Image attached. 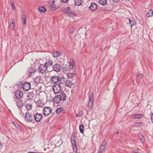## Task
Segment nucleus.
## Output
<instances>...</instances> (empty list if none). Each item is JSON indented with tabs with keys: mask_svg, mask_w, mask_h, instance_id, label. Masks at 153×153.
Instances as JSON below:
<instances>
[{
	"mask_svg": "<svg viewBox=\"0 0 153 153\" xmlns=\"http://www.w3.org/2000/svg\"><path fill=\"white\" fill-rule=\"evenodd\" d=\"M61 90V86L58 84H55L53 86V90L55 94L59 93Z\"/></svg>",
	"mask_w": 153,
	"mask_h": 153,
	"instance_id": "nucleus-5",
	"label": "nucleus"
},
{
	"mask_svg": "<svg viewBox=\"0 0 153 153\" xmlns=\"http://www.w3.org/2000/svg\"><path fill=\"white\" fill-rule=\"evenodd\" d=\"M71 142L74 151L76 153H77V149L76 146V139L71 140Z\"/></svg>",
	"mask_w": 153,
	"mask_h": 153,
	"instance_id": "nucleus-10",
	"label": "nucleus"
},
{
	"mask_svg": "<svg viewBox=\"0 0 153 153\" xmlns=\"http://www.w3.org/2000/svg\"><path fill=\"white\" fill-rule=\"evenodd\" d=\"M113 2L114 3H117L119 2L120 0H112Z\"/></svg>",
	"mask_w": 153,
	"mask_h": 153,
	"instance_id": "nucleus-50",
	"label": "nucleus"
},
{
	"mask_svg": "<svg viewBox=\"0 0 153 153\" xmlns=\"http://www.w3.org/2000/svg\"><path fill=\"white\" fill-rule=\"evenodd\" d=\"M75 136V134L74 132H73L72 133V136L71 137H74Z\"/></svg>",
	"mask_w": 153,
	"mask_h": 153,
	"instance_id": "nucleus-52",
	"label": "nucleus"
},
{
	"mask_svg": "<svg viewBox=\"0 0 153 153\" xmlns=\"http://www.w3.org/2000/svg\"><path fill=\"white\" fill-rule=\"evenodd\" d=\"M142 115L140 114H138L136 115H134L133 116V117L135 119H140L142 117Z\"/></svg>",
	"mask_w": 153,
	"mask_h": 153,
	"instance_id": "nucleus-24",
	"label": "nucleus"
},
{
	"mask_svg": "<svg viewBox=\"0 0 153 153\" xmlns=\"http://www.w3.org/2000/svg\"><path fill=\"white\" fill-rule=\"evenodd\" d=\"M69 65L70 66H71V67L70 68L72 69L74 65L73 62H69Z\"/></svg>",
	"mask_w": 153,
	"mask_h": 153,
	"instance_id": "nucleus-45",
	"label": "nucleus"
},
{
	"mask_svg": "<svg viewBox=\"0 0 153 153\" xmlns=\"http://www.w3.org/2000/svg\"><path fill=\"white\" fill-rule=\"evenodd\" d=\"M153 14V11L152 10H149L146 13V15L148 17H150Z\"/></svg>",
	"mask_w": 153,
	"mask_h": 153,
	"instance_id": "nucleus-21",
	"label": "nucleus"
},
{
	"mask_svg": "<svg viewBox=\"0 0 153 153\" xmlns=\"http://www.w3.org/2000/svg\"><path fill=\"white\" fill-rule=\"evenodd\" d=\"M47 69L46 66L42 64L40 65L38 67L39 71L42 73H45Z\"/></svg>",
	"mask_w": 153,
	"mask_h": 153,
	"instance_id": "nucleus-7",
	"label": "nucleus"
},
{
	"mask_svg": "<svg viewBox=\"0 0 153 153\" xmlns=\"http://www.w3.org/2000/svg\"><path fill=\"white\" fill-rule=\"evenodd\" d=\"M74 31V28L73 27H71L70 28V33L72 34Z\"/></svg>",
	"mask_w": 153,
	"mask_h": 153,
	"instance_id": "nucleus-44",
	"label": "nucleus"
},
{
	"mask_svg": "<svg viewBox=\"0 0 153 153\" xmlns=\"http://www.w3.org/2000/svg\"><path fill=\"white\" fill-rule=\"evenodd\" d=\"M73 82L71 81L70 80H67L65 82V85L68 87L71 88V86L72 85Z\"/></svg>",
	"mask_w": 153,
	"mask_h": 153,
	"instance_id": "nucleus-18",
	"label": "nucleus"
},
{
	"mask_svg": "<svg viewBox=\"0 0 153 153\" xmlns=\"http://www.w3.org/2000/svg\"><path fill=\"white\" fill-rule=\"evenodd\" d=\"M93 93H91L89 97V102L88 105V107L89 109H91L93 105Z\"/></svg>",
	"mask_w": 153,
	"mask_h": 153,
	"instance_id": "nucleus-4",
	"label": "nucleus"
},
{
	"mask_svg": "<svg viewBox=\"0 0 153 153\" xmlns=\"http://www.w3.org/2000/svg\"><path fill=\"white\" fill-rule=\"evenodd\" d=\"M106 143L107 142L106 141V140H104L102 143L100 147L103 148L104 149H105V147L106 146Z\"/></svg>",
	"mask_w": 153,
	"mask_h": 153,
	"instance_id": "nucleus-29",
	"label": "nucleus"
},
{
	"mask_svg": "<svg viewBox=\"0 0 153 153\" xmlns=\"http://www.w3.org/2000/svg\"><path fill=\"white\" fill-rule=\"evenodd\" d=\"M25 120L26 122H32L33 120L32 114L29 112L26 113L25 115Z\"/></svg>",
	"mask_w": 153,
	"mask_h": 153,
	"instance_id": "nucleus-1",
	"label": "nucleus"
},
{
	"mask_svg": "<svg viewBox=\"0 0 153 153\" xmlns=\"http://www.w3.org/2000/svg\"><path fill=\"white\" fill-rule=\"evenodd\" d=\"M150 117L152 122L153 123V113H151L150 115Z\"/></svg>",
	"mask_w": 153,
	"mask_h": 153,
	"instance_id": "nucleus-48",
	"label": "nucleus"
},
{
	"mask_svg": "<svg viewBox=\"0 0 153 153\" xmlns=\"http://www.w3.org/2000/svg\"><path fill=\"white\" fill-rule=\"evenodd\" d=\"M39 10L41 12H45L46 10V9L44 7H39L38 8Z\"/></svg>",
	"mask_w": 153,
	"mask_h": 153,
	"instance_id": "nucleus-27",
	"label": "nucleus"
},
{
	"mask_svg": "<svg viewBox=\"0 0 153 153\" xmlns=\"http://www.w3.org/2000/svg\"><path fill=\"white\" fill-rule=\"evenodd\" d=\"M16 104L19 108L22 107L24 105V102L22 100L20 99L16 101Z\"/></svg>",
	"mask_w": 153,
	"mask_h": 153,
	"instance_id": "nucleus-14",
	"label": "nucleus"
},
{
	"mask_svg": "<svg viewBox=\"0 0 153 153\" xmlns=\"http://www.w3.org/2000/svg\"><path fill=\"white\" fill-rule=\"evenodd\" d=\"M143 125V123L142 122L139 123V122H136L135 123V126L136 127H138V126H142Z\"/></svg>",
	"mask_w": 153,
	"mask_h": 153,
	"instance_id": "nucleus-40",
	"label": "nucleus"
},
{
	"mask_svg": "<svg viewBox=\"0 0 153 153\" xmlns=\"http://www.w3.org/2000/svg\"><path fill=\"white\" fill-rule=\"evenodd\" d=\"M42 115L40 114L37 113L34 116V119L36 122H40L42 118Z\"/></svg>",
	"mask_w": 153,
	"mask_h": 153,
	"instance_id": "nucleus-9",
	"label": "nucleus"
},
{
	"mask_svg": "<svg viewBox=\"0 0 153 153\" xmlns=\"http://www.w3.org/2000/svg\"><path fill=\"white\" fill-rule=\"evenodd\" d=\"M107 0H99V3L102 5H105L107 3Z\"/></svg>",
	"mask_w": 153,
	"mask_h": 153,
	"instance_id": "nucleus-26",
	"label": "nucleus"
},
{
	"mask_svg": "<svg viewBox=\"0 0 153 153\" xmlns=\"http://www.w3.org/2000/svg\"><path fill=\"white\" fill-rule=\"evenodd\" d=\"M22 82H19L17 85L19 86L20 85H22Z\"/></svg>",
	"mask_w": 153,
	"mask_h": 153,
	"instance_id": "nucleus-53",
	"label": "nucleus"
},
{
	"mask_svg": "<svg viewBox=\"0 0 153 153\" xmlns=\"http://www.w3.org/2000/svg\"><path fill=\"white\" fill-rule=\"evenodd\" d=\"M97 8V4L94 3H91L89 7V8L92 11H94Z\"/></svg>",
	"mask_w": 153,
	"mask_h": 153,
	"instance_id": "nucleus-15",
	"label": "nucleus"
},
{
	"mask_svg": "<svg viewBox=\"0 0 153 153\" xmlns=\"http://www.w3.org/2000/svg\"><path fill=\"white\" fill-rule=\"evenodd\" d=\"M140 140L141 142L143 143L145 141V138L142 135H140L139 137Z\"/></svg>",
	"mask_w": 153,
	"mask_h": 153,
	"instance_id": "nucleus-36",
	"label": "nucleus"
},
{
	"mask_svg": "<svg viewBox=\"0 0 153 153\" xmlns=\"http://www.w3.org/2000/svg\"><path fill=\"white\" fill-rule=\"evenodd\" d=\"M31 85L29 82H25L22 85V88L23 90L27 91L30 88Z\"/></svg>",
	"mask_w": 153,
	"mask_h": 153,
	"instance_id": "nucleus-8",
	"label": "nucleus"
},
{
	"mask_svg": "<svg viewBox=\"0 0 153 153\" xmlns=\"http://www.w3.org/2000/svg\"><path fill=\"white\" fill-rule=\"evenodd\" d=\"M10 23H11V27L12 28V29H13L15 27L14 20L13 19H11L10 20Z\"/></svg>",
	"mask_w": 153,
	"mask_h": 153,
	"instance_id": "nucleus-22",
	"label": "nucleus"
},
{
	"mask_svg": "<svg viewBox=\"0 0 153 153\" xmlns=\"http://www.w3.org/2000/svg\"><path fill=\"white\" fill-rule=\"evenodd\" d=\"M65 10L67 13V11H70L71 9L70 7H67L65 8Z\"/></svg>",
	"mask_w": 153,
	"mask_h": 153,
	"instance_id": "nucleus-46",
	"label": "nucleus"
},
{
	"mask_svg": "<svg viewBox=\"0 0 153 153\" xmlns=\"http://www.w3.org/2000/svg\"><path fill=\"white\" fill-rule=\"evenodd\" d=\"M54 2L53 1L52 2V4L50 6V9H51V10H55L56 9V7H54Z\"/></svg>",
	"mask_w": 153,
	"mask_h": 153,
	"instance_id": "nucleus-32",
	"label": "nucleus"
},
{
	"mask_svg": "<svg viewBox=\"0 0 153 153\" xmlns=\"http://www.w3.org/2000/svg\"><path fill=\"white\" fill-rule=\"evenodd\" d=\"M34 68H30L28 71V72L31 75H32L33 74H34L36 72Z\"/></svg>",
	"mask_w": 153,
	"mask_h": 153,
	"instance_id": "nucleus-25",
	"label": "nucleus"
},
{
	"mask_svg": "<svg viewBox=\"0 0 153 153\" xmlns=\"http://www.w3.org/2000/svg\"><path fill=\"white\" fill-rule=\"evenodd\" d=\"M105 149L100 147L99 149V153H102L105 150Z\"/></svg>",
	"mask_w": 153,
	"mask_h": 153,
	"instance_id": "nucleus-42",
	"label": "nucleus"
},
{
	"mask_svg": "<svg viewBox=\"0 0 153 153\" xmlns=\"http://www.w3.org/2000/svg\"><path fill=\"white\" fill-rule=\"evenodd\" d=\"M61 53L60 51H55L52 53V56L53 57H56L59 56Z\"/></svg>",
	"mask_w": 153,
	"mask_h": 153,
	"instance_id": "nucleus-17",
	"label": "nucleus"
},
{
	"mask_svg": "<svg viewBox=\"0 0 153 153\" xmlns=\"http://www.w3.org/2000/svg\"><path fill=\"white\" fill-rule=\"evenodd\" d=\"M136 76H138L140 78H142L143 77V75L142 74H138L136 75Z\"/></svg>",
	"mask_w": 153,
	"mask_h": 153,
	"instance_id": "nucleus-47",
	"label": "nucleus"
},
{
	"mask_svg": "<svg viewBox=\"0 0 153 153\" xmlns=\"http://www.w3.org/2000/svg\"><path fill=\"white\" fill-rule=\"evenodd\" d=\"M52 109L51 107L46 106L43 109V114L45 116L49 115L52 112Z\"/></svg>",
	"mask_w": 153,
	"mask_h": 153,
	"instance_id": "nucleus-2",
	"label": "nucleus"
},
{
	"mask_svg": "<svg viewBox=\"0 0 153 153\" xmlns=\"http://www.w3.org/2000/svg\"><path fill=\"white\" fill-rule=\"evenodd\" d=\"M20 114H22V115H23V116H24V113H23V112L22 111H20Z\"/></svg>",
	"mask_w": 153,
	"mask_h": 153,
	"instance_id": "nucleus-54",
	"label": "nucleus"
},
{
	"mask_svg": "<svg viewBox=\"0 0 153 153\" xmlns=\"http://www.w3.org/2000/svg\"><path fill=\"white\" fill-rule=\"evenodd\" d=\"M74 2L76 5L80 6L82 4V0H74Z\"/></svg>",
	"mask_w": 153,
	"mask_h": 153,
	"instance_id": "nucleus-19",
	"label": "nucleus"
},
{
	"mask_svg": "<svg viewBox=\"0 0 153 153\" xmlns=\"http://www.w3.org/2000/svg\"><path fill=\"white\" fill-rule=\"evenodd\" d=\"M36 104L37 106L39 107H42L44 105L43 102L39 100L36 102Z\"/></svg>",
	"mask_w": 153,
	"mask_h": 153,
	"instance_id": "nucleus-23",
	"label": "nucleus"
},
{
	"mask_svg": "<svg viewBox=\"0 0 153 153\" xmlns=\"http://www.w3.org/2000/svg\"><path fill=\"white\" fill-rule=\"evenodd\" d=\"M84 126L83 124H80L79 126V129L80 132L82 133L83 132Z\"/></svg>",
	"mask_w": 153,
	"mask_h": 153,
	"instance_id": "nucleus-31",
	"label": "nucleus"
},
{
	"mask_svg": "<svg viewBox=\"0 0 153 153\" xmlns=\"http://www.w3.org/2000/svg\"><path fill=\"white\" fill-rule=\"evenodd\" d=\"M63 3H65L67 2L68 0H60Z\"/></svg>",
	"mask_w": 153,
	"mask_h": 153,
	"instance_id": "nucleus-49",
	"label": "nucleus"
},
{
	"mask_svg": "<svg viewBox=\"0 0 153 153\" xmlns=\"http://www.w3.org/2000/svg\"><path fill=\"white\" fill-rule=\"evenodd\" d=\"M53 61L50 59H49L46 61V62L44 65L46 66L47 68H48L51 66L53 65Z\"/></svg>",
	"mask_w": 153,
	"mask_h": 153,
	"instance_id": "nucleus-13",
	"label": "nucleus"
},
{
	"mask_svg": "<svg viewBox=\"0 0 153 153\" xmlns=\"http://www.w3.org/2000/svg\"><path fill=\"white\" fill-rule=\"evenodd\" d=\"M58 95L60 98L61 100L63 101H65L66 99V94L64 92L61 91L58 93Z\"/></svg>",
	"mask_w": 153,
	"mask_h": 153,
	"instance_id": "nucleus-11",
	"label": "nucleus"
},
{
	"mask_svg": "<svg viewBox=\"0 0 153 153\" xmlns=\"http://www.w3.org/2000/svg\"><path fill=\"white\" fill-rule=\"evenodd\" d=\"M25 107L27 111L30 110L32 108V105L31 104H26L25 105Z\"/></svg>",
	"mask_w": 153,
	"mask_h": 153,
	"instance_id": "nucleus-28",
	"label": "nucleus"
},
{
	"mask_svg": "<svg viewBox=\"0 0 153 153\" xmlns=\"http://www.w3.org/2000/svg\"><path fill=\"white\" fill-rule=\"evenodd\" d=\"M67 13L69 14V16H76L75 13L72 10H71L70 11H67Z\"/></svg>",
	"mask_w": 153,
	"mask_h": 153,
	"instance_id": "nucleus-34",
	"label": "nucleus"
},
{
	"mask_svg": "<svg viewBox=\"0 0 153 153\" xmlns=\"http://www.w3.org/2000/svg\"><path fill=\"white\" fill-rule=\"evenodd\" d=\"M133 153H139V152H133Z\"/></svg>",
	"mask_w": 153,
	"mask_h": 153,
	"instance_id": "nucleus-57",
	"label": "nucleus"
},
{
	"mask_svg": "<svg viewBox=\"0 0 153 153\" xmlns=\"http://www.w3.org/2000/svg\"><path fill=\"white\" fill-rule=\"evenodd\" d=\"M22 18L24 24L26 25V24L27 16L25 15H23L22 16Z\"/></svg>",
	"mask_w": 153,
	"mask_h": 153,
	"instance_id": "nucleus-30",
	"label": "nucleus"
},
{
	"mask_svg": "<svg viewBox=\"0 0 153 153\" xmlns=\"http://www.w3.org/2000/svg\"><path fill=\"white\" fill-rule=\"evenodd\" d=\"M63 108H59L57 109L56 110V114H59L61 112V111L63 110Z\"/></svg>",
	"mask_w": 153,
	"mask_h": 153,
	"instance_id": "nucleus-35",
	"label": "nucleus"
},
{
	"mask_svg": "<svg viewBox=\"0 0 153 153\" xmlns=\"http://www.w3.org/2000/svg\"><path fill=\"white\" fill-rule=\"evenodd\" d=\"M59 78L58 76L54 75L51 77L50 80L52 83H55L59 81Z\"/></svg>",
	"mask_w": 153,
	"mask_h": 153,
	"instance_id": "nucleus-12",
	"label": "nucleus"
},
{
	"mask_svg": "<svg viewBox=\"0 0 153 153\" xmlns=\"http://www.w3.org/2000/svg\"><path fill=\"white\" fill-rule=\"evenodd\" d=\"M52 68L55 71L59 72L61 69V66L59 63H56L53 66Z\"/></svg>",
	"mask_w": 153,
	"mask_h": 153,
	"instance_id": "nucleus-6",
	"label": "nucleus"
},
{
	"mask_svg": "<svg viewBox=\"0 0 153 153\" xmlns=\"http://www.w3.org/2000/svg\"><path fill=\"white\" fill-rule=\"evenodd\" d=\"M76 136L74 137H71V140H76Z\"/></svg>",
	"mask_w": 153,
	"mask_h": 153,
	"instance_id": "nucleus-51",
	"label": "nucleus"
},
{
	"mask_svg": "<svg viewBox=\"0 0 153 153\" xmlns=\"http://www.w3.org/2000/svg\"><path fill=\"white\" fill-rule=\"evenodd\" d=\"M83 114L82 111H81L79 112V113L77 114L76 115V117H78L81 116Z\"/></svg>",
	"mask_w": 153,
	"mask_h": 153,
	"instance_id": "nucleus-43",
	"label": "nucleus"
},
{
	"mask_svg": "<svg viewBox=\"0 0 153 153\" xmlns=\"http://www.w3.org/2000/svg\"><path fill=\"white\" fill-rule=\"evenodd\" d=\"M75 75V74L70 73H68V77L70 78H71L74 77Z\"/></svg>",
	"mask_w": 153,
	"mask_h": 153,
	"instance_id": "nucleus-39",
	"label": "nucleus"
},
{
	"mask_svg": "<svg viewBox=\"0 0 153 153\" xmlns=\"http://www.w3.org/2000/svg\"><path fill=\"white\" fill-rule=\"evenodd\" d=\"M40 79V78L39 77H36V79L39 80Z\"/></svg>",
	"mask_w": 153,
	"mask_h": 153,
	"instance_id": "nucleus-55",
	"label": "nucleus"
},
{
	"mask_svg": "<svg viewBox=\"0 0 153 153\" xmlns=\"http://www.w3.org/2000/svg\"><path fill=\"white\" fill-rule=\"evenodd\" d=\"M129 25L131 26V27H132L134 25L135 21L133 19L131 20L130 19H129Z\"/></svg>",
	"mask_w": 153,
	"mask_h": 153,
	"instance_id": "nucleus-33",
	"label": "nucleus"
},
{
	"mask_svg": "<svg viewBox=\"0 0 153 153\" xmlns=\"http://www.w3.org/2000/svg\"><path fill=\"white\" fill-rule=\"evenodd\" d=\"M10 3L13 9V10H15V6L14 1L13 0H10Z\"/></svg>",
	"mask_w": 153,
	"mask_h": 153,
	"instance_id": "nucleus-37",
	"label": "nucleus"
},
{
	"mask_svg": "<svg viewBox=\"0 0 153 153\" xmlns=\"http://www.w3.org/2000/svg\"><path fill=\"white\" fill-rule=\"evenodd\" d=\"M23 95V92L20 90H18L14 93L15 98L17 99H20L22 97Z\"/></svg>",
	"mask_w": 153,
	"mask_h": 153,
	"instance_id": "nucleus-3",
	"label": "nucleus"
},
{
	"mask_svg": "<svg viewBox=\"0 0 153 153\" xmlns=\"http://www.w3.org/2000/svg\"><path fill=\"white\" fill-rule=\"evenodd\" d=\"M63 71H66V68H63Z\"/></svg>",
	"mask_w": 153,
	"mask_h": 153,
	"instance_id": "nucleus-56",
	"label": "nucleus"
},
{
	"mask_svg": "<svg viewBox=\"0 0 153 153\" xmlns=\"http://www.w3.org/2000/svg\"><path fill=\"white\" fill-rule=\"evenodd\" d=\"M58 81L59 84H63L65 82L64 78L63 77L61 78L60 79H59Z\"/></svg>",
	"mask_w": 153,
	"mask_h": 153,
	"instance_id": "nucleus-41",
	"label": "nucleus"
},
{
	"mask_svg": "<svg viewBox=\"0 0 153 153\" xmlns=\"http://www.w3.org/2000/svg\"><path fill=\"white\" fill-rule=\"evenodd\" d=\"M117 133L118 134H119V132H117Z\"/></svg>",
	"mask_w": 153,
	"mask_h": 153,
	"instance_id": "nucleus-58",
	"label": "nucleus"
},
{
	"mask_svg": "<svg viewBox=\"0 0 153 153\" xmlns=\"http://www.w3.org/2000/svg\"><path fill=\"white\" fill-rule=\"evenodd\" d=\"M60 100H60V98L58 95L56 96L53 100V102L56 104L58 103Z\"/></svg>",
	"mask_w": 153,
	"mask_h": 153,
	"instance_id": "nucleus-16",
	"label": "nucleus"
},
{
	"mask_svg": "<svg viewBox=\"0 0 153 153\" xmlns=\"http://www.w3.org/2000/svg\"><path fill=\"white\" fill-rule=\"evenodd\" d=\"M13 124L14 125L16 128L18 129H19L21 128V126L19 125V124L17 123L16 122H13Z\"/></svg>",
	"mask_w": 153,
	"mask_h": 153,
	"instance_id": "nucleus-38",
	"label": "nucleus"
},
{
	"mask_svg": "<svg viewBox=\"0 0 153 153\" xmlns=\"http://www.w3.org/2000/svg\"><path fill=\"white\" fill-rule=\"evenodd\" d=\"M33 97V92L29 93L28 95H27V97L29 100L32 99Z\"/></svg>",
	"mask_w": 153,
	"mask_h": 153,
	"instance_id": "nucleus-20",
	"label": "nucleus"
}]
</instances>
